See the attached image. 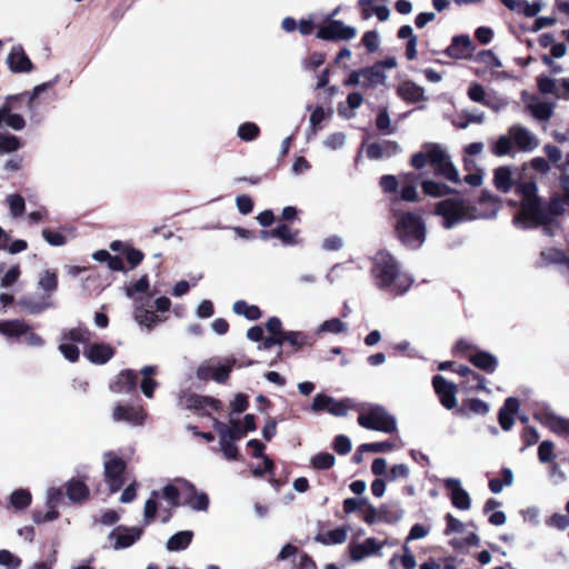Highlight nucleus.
I'll return each instance as SVG.
<instances>
[{"instance_id": "1", "label": "nucleus", "mask_w": 569, "mask_h": 569, "mask_svg": "<svg viewBox=\"0 0 569 569\" xmlns=\"http://www.w3.org/2000/svg\"><path fill=\"white\" fill-rule=\"evenodd\" d=\"M493 184L501 192H509L513 187L520 197V211L513 222L523 229L537 227L545 220V210L538 197L537 182L525 174V168L501 166L493 171Z\"/></svg>"}, {"instance_id": "2", "label": "nucleus", "mask_w": 569, "mask_h": 569, "mask_svg": "<svg viewBox=\"0 0 569 569\" xmlns=\"http://www.w3.org/2000/svg\"><path fill=\"white\" fill-rule=\"evenodd\" d=\"M371 274L376 286L393 295H402L412 284V278L400 270L398 261L387 251H379L373 258Z\"/></svg>"}, {"instance_id": "3", "label": "nucleus", "mask_w": 569, "mask_h": 569, "mask_svg": "<svg viewBox=\"0 0 569 569\" xmlns=\"http://www.w3.org/2000/svg\"><path fill=\"white\" fill-rule=\"evenodd\" d=\"M193 489V486L184 480H177L163 487L162 492L153 490L146 500L143 507V523H152L159 515L162 522H168L172 516V509L179 506L181 491Z\"/></svg>"}, {"instance_id": "4", "label": "nucleus", "mask_w": 569, "mask_h": 569, "mask_svg": "<svg viewBox=\"0 0 569 569\" xmlns=\"http://www.w3.org/2000/svg\"><path fill=\"white\" fill-rule=\"evenodd\" d=\"M411 164L416 169H422L430 166L436 174L455 183L460 181L457 168L453 166L450 156L440 144H425L421 151L412 156Z\"/></svg>"}, {"instance_id": "5", "label": "nucleus", "mask_w": 569, "mask_h": 569, "mask_svg": "<svg viewBox=\"0 0 569 569\" xmlns=\"http://www.w3.org/2000/svg\"><path fill=\"white\" fill-rule=\"evenodd\" d=\"M436 214L442 218V224L447 229H450L457 223L463 221L486 217L472 207L469 201L459 198L440 201L436 207Z\"/></svg>"}, {"instance_id": "6", "label": "nucleus", "mask_w": 569, "mask_h": 569, "mask_svg": "<svg viewBox=\"0 0 569 569\" xmlns=\"http://www.w3.org/2000/svg\"><path fill=\"white\" fill-rule=\"evenodd\" d=\"M397 233L401 242L411 249L419 248L426 239V230L421 218L411 212L400 217L397 223Z\"/></svg>"}, {"instance_id": "7", "label": "nucleus", "mask_w": 569, "mask_h": 569, "mask_svg": "<svg viewBox=\"0 0 569 569\" xmlns=\"http://www.w3.org/2000/svg\"><path fill=\"white\" fill-rule=\"evenodd\" d=\"M358 423L366 429L391 433L397 429L396 418L378 405L363 408L358 417Z\"/></svg>"}, {"instance_id": "8", "label": "nucleus", "mask_w": 569, "mask_h": 569, "mask_svg": "<svg viewBox=\"0 0 569 569\" xmlns=\"http://www.w3.org/2000/svg\"><path fill=\"white\" fill-rule=\"evenodd\" d=\"M234 358H226L223 360L210 359L202 362L197 369V377L200 380H214L218 383L224 382L233 366Z\"/></svg>"}, {"instance_id": "9", "label": "nucleus", "mask_w": 569, "mask_h": 569, "mask_svg": "<svg viewBox=\"0 0 569 569\" xmlns=\"http://www.w3.org/2000/svg\"><path fill=\"white\" fill-rule=\"evenodd\" d=\"M126 462L112 452L104 455V477L111 492L118 491L123 486V472Z\"/></svg>"}, {"instance_id": "10", "label": "nucleus", "mask_w": 569, "mask_h": 569, "mask_svg": "<svg viewBox=\"0 0 569 569\" xmlns=\"http://www.w3.org/2000/svg\"><path fill=\"white\" fill-rule=\"evenodd\" d=\"M356 36L352 27L345 26L341 21L327 19L326 24L318 29L317 37L323 40H349Z\"/></svg>"}, {"instance_id": "11", "label": "nucleus", "mask_w": 569, "mask_h": 569, "mask_svg": "<svg viewBox=\"0 0 569 569\" xmlns=\"http://www.w3.org/2000/svg\"><path fill=\"white\" fill-rule=\"evenodd\" d=\"M508 133L513 139L515 147L522 152H532L539 146V139L529 129L515 124L508 129Z\"/></svg>"}, {"instance_id": "12", "label": "nucleus", "mask_w": 569, "mask_h": 569, "mask_svg": "<svg viewBox=\"0 0 569 569\" xmlns=\"http://www.w3.org/2000/svg\"><path fill=\"white\" fill-rule=\"evenodd\" d=\"M387 541H379L376 538H367L362 542L351 543L349 546L350 558L352 561H361L371 556H379Z\"/></svg>"}, {"instance_id": "13", "label": "nucleus", "mask_w": 569, "mask_h": 569, "mask_svg": "<svg viewBox=\"0 0 569 569\" xmlns=\"http://www.w3.org/2000/svg\"><path fill=\"white\" fill-rule=\"evenodd\" d=\"M433 389L440 403L448 410L457 406V386L447 381L442 376H435L432 379Z\"/></svg>"}, {"instance_id": "14", "label": "nucleus", "mask_w": 569, "mask_h": 569, "mask_svg": "<svg viewBox=\"0 0 569 569\" xmlns=\"http://www.w3.org/2000/svg\"><path fill=\"white\" fill-rule=\"evenodd\" d=\"M311 409L315 412L327 411L336 417H343L348 412V405L346 401L336 400L327 395L318 393L313 398Z\"/></svg>"}, {"instance_id": "15", "label": "nucleus", "mask_w": 569, "mask_h": 569, "mask_svg": "<svg viewBox=\"0 0 569 569\" xmlns=\"http://www.w3.org/2000/svg\"><path fill=\"white\" fill-rule=\"evenodd\" d=\"M446 489L450 491V499L459 510H469L471 507V499L469 493L461 487V481L457 478H446L443 480Z\"/></svg>"}, {"instance_id": "16", "label": "nucleus", "mask_w": 569, "mask_h": 569, "mask_svg": "<svg viewBox=\"0 0 569 569\" xmlns=\"http://www.w3.org/2000/svg\"><path fill=\"white\" fill-rule=\"evenodd\" d=\"M141 533L142 529L137 527H117L109 533V539L114 541V549H122L132 546L141 537Z\"/></svg>"}, {"instance_id": "17", "label": "nucleus", "mask_w": 569, "mask_h": 569, "mask_svg": "<svg viewBox=\"0 0 569 569\" xmlns=\"http://www.w3.org/2000/svg\"><path fill=\"white\" fill-rule=\"evenodd\" d=\"M150 302L151 296H148L146 301L142 298H134V320L148 329H151L158 322V316L150 310Z\"/></svg>"}, {"instance_id": "18", "label": "nucleus", "mask_w": 569, "mask_h": 569, "mask_svg": "<svg viewBox=\"0 0 569 569\" xmlns=\"http://www.w3.org/2000/svg\"><path fill=\"white\" fill-rule=\"evenodd\" d=\"M538 420L548 427L552 432L560 436H569V419L558 416L551 411H541L536 415Z\"/></svg>"}, {"instance_id": "19", "label": "nucleus", "mask_w": 569, "mask_h": 569, "mask_svg": "<svg viewBox=\"0 0 569 569\" xmlns=\"http://www.w3.org/2000/svg\"><path fill=\"white\" fill-rule=\"evenodd\" d=\"M472 49V42L468 36H456L443 53L449 58L461 60L470 58Z\"/></svg>"}, {"instance_id": "20", "label": "nucleus", "mask_w": 569, "mask_h": 569, "mask_svg": "<svg viewBox=\"0 0 569 569\" xmlns=\"http://www.w3.org/2000/svg\"><path fill=\"white\" fill-rule=\"evenodd\" d=\"M112 418L114 421H124L131 425H142L146 413L138 407L117 406L113 410Z\"/></svg>"}, {"instance_id": "21", "label": "nucleus", "mask_w": 569, "mask_h": 569, "mask_svg": "<svg viewBox=\"0 0 569 569\" xmlns=\"http://www.w3.org/2000/svg\"><path fill=\"white\" fill-rule=\"evenodd\" d=\"M114 355L113 348L108 343H93L84 352L87 359L96 365H103Z\"/></svg>"}, {"instance_id": "22", "label": "nucleus", "mask_w": 569, "mask_h": 569, "mask_svg": "<svg viewBox=\"0 0 569 569\" xmlns=\"http://www.w3.org/2000/svg\"><path fill=\"white\" fill-rule=\"evenodd\" d=\"M398 96L406 102L417 103L425 101V90L412 81H405L397 88Z\"/></svg>"}, {"instance_id": "23", "label": "nucleus", "mask_w": 569, "mask_h": 569, "mask_svg": "<svg viewBox=\"0 0 569 569\" xmlns=\"http://www.w3.org/2000/svg\"><path fill=\"white\" fill-rule=\"evenodd\" d=\"M137 386V375L132 370H123L111 383L110 389L114 393H129L136 389Z\"/></svg>"}, {"instance_id": "24", "label": "nucleus", "mask_w": 569, "mask_h": 569, "mask_svg": "<svg viewBox=\"0 0 569 569\" xmlns=\"http://www.w3.org/2000/svg\"><path fill=\"white\" fill-rule=\"evenodd\" d=\"M361 79L362 88L371 89L382 86L386 82L387 76L383 70H380V64H375L361 69Z\"/></svg>"}, {"instance_id": "25", "label": "nucleus", "mask_w": 569, "mask_h": 569, "mask_svg": "<svg viewBox=\"0 0 569 569\" xmlns=\"http://www.w3.org/2000/svg\"><path fill=\"white\" fill-rule=\"evenodd\" d=\"M7 61L13 72H29L32 69V63L21 47L12 48Z\"/></svg>"}, {"instance_id": "26", "label": "nucleus", "mask_w": 569, "mask_h": 569, "mask_svg": "<svg viewBox=\"0 0 569 569\" xmlns=\"http://www.w3.org/2000/svg\"><path fill=\"white\" fill-rule=\"evenodd\" d=\"M505 6L519 14H523L527 18L536 17L541 11V2L535 1L529 3L526 0H505Z\"/></svg>"}, {"instance_id": "27", "label": "nucleus", "mask_w": 569, "mask_h": 569, "mask_svg": "<svg viewBox=\"0 0 569 569\" xmlns=\"http://www.w3.org/2000/svg\"><path fill=\"white\" fill-rule=\"evenodd\" d=\"M348 533L349 529L347 527H339L318 533L315 540L325 546L340 545L347 540Z\"/></svg>"}, {"instance_id": "28", "label": "nucleus", "mask_w": 569, "mask_h": 569, "mask_svg": "<svg viewBox=\"0 0 569 569\" xmlns=\"http://www.w3.org/2000/svg\"><path fill=\"white\" fill-rule=\"evenodd\" d=\"M489 410L490 407L487 402L477 398H469L463 401L457 413L461 417H469L470 415L485 416Z\"/></svg>"}, {"instance_id": "29", "label": "nucleus", "mask_w": 569, "mask_h": 569, "mask_svg": "<svg viewBox=\"0 0 569 569\" xmlns=\"http://www.w3.org/2000/svg\"><path fill=\"white\" fill-rule=\"evenodd\" d=\"M399 151V146L393 141H385L381 143H372L367 148V156L372 160L389 157Z\"/></svg>"}, {"instance_id": "30", "label": "nucleus", "mask_w": 569, "mask_h": 569, "mask_svg": "<svg viewBox=\"0 0 569 569\" xmlns=\"http://www.w3.org/2000/svg\"><path fill=\"white\" fill-rule=\"evenodd\" d=\"M27 323L22 320H0V335L8 339H19L26 332Z\"/></svg>"}, {"instance_id": "31", "label": "nucleus", "mask_w": 569, "mask_h": 569, "mask_svg": "<svg viewBox=\"0 0 569 569\" xmlns=\"http://www.w3.org/2000/svg\"><path fill=\"white\" fill-rule=\"evenodd\" d=\"M403 553L401 556L393 555L388 565L390 569H399V565L402 567V569H415L417 566L416 558L413 553L411 552L410 548L407 543L402 547Z\"/></svg>"}, {"instance_id": "32", "label": "nucleus", "mask_w": 569, "mask_h": 569, "mask_svg": "<svg viewBox=\"0 0 569 569\" xmlns=\"http://www.w3.org/2000/svg\"><path fill=\"white\" fill-rule=\"evenodd\" d=\"M400 183L401 188V199L405 201H417L418 200V191H417V177L412 173H406L401 176Z\"/></svg>"}, {"instance_id": "33", "label": "nucleus", "mask_w": 569, "mask_h": 569, "mask_svg": "<svg viewBox=\"0 0 569 569\" xmlns=\"http://www.w3.org/2000/svg\"><path fill=\"white\" fill-rule=\"evenodd\" d=\"M157 372L158 368L156 366H144L141 369L142 380L140 387L142 393L148 398L153 396V391L158 386L157 381L152 378Z\"/></svg>"}, {"instance_id": "34", "label": "nucleus", "mask_w": 569, "mask_h": 569, "mask_svg": "<svg viewBox=\"0 0 569 569\" xmlns=\"http://www.w3.org/2000/svg\"><path fill=\"white\" fill-rule=\"evenodd\" d=\"M470 361L477 367L487 372H493L497 368V358L488 352L478 351L470 356Z\"/></svg>"}, {"instance_id": "35", "label": "nucleus", "mask_w": 569, "mask_h": 569, "mask_svg": "<svg viewBox=\"0 0 569 569\" xmlns=\"http://www.w3.org/2000/svg\"><path fill=\"white\" fill-rule=\"evenodd\" d=\"M193 532L183 530L174 533L167 541V549L169 551L184 550L192 541Z\"/></svg>"}, {"instance_id": "36", "label": "nucleus", "mask_w": 569, "mask_h": 569, "mask_svg": "<svg viewBox=\"0 0 569 569\" xmlns=\"http://www.w3.org/2000/svg\"><path fill=\"white\" fill-rule=\"evenodd\" d=\"M515 143L513 139L508 136H500L496 141H493L490 146V150L492 154L497 157H505L513 153Z\"/></svg>"}, {"instance_id": "37", "label": "nucleus", "mask_w": 569, "mask_h": 569, "mask_svg": "<svg viewBox=\"0 0 569 569\" xmlns=\"http://www.w3.org/2000/svg\"><path fill=\"white\" fill-rule=\"evenodd\" d=\"M149 289V280L146 276L141 277L137 280L132 286H128L124 288L126 296L134 301V298H142L146 301V298L150 296L148 293Z\"/></svg>"}, {"instance_id": "38", "label": "nucleus", "mask_w": 569, "mask_h": 569, "mask_svg": "<svg viewBox=\"0 0 569 569\" xmlns=\"http://www.w3.org/2000/svg\"><path fill=\"white\" fill-rule=\"evenodd\" d=\"M272 237L281 240L284 246H295L300 242L299 232L292 231L288 226L280 224L272 230Z\"/></svg>"}, {"instance_id": "39", "label": "nucleus", "mask_w": 569, "mask_h": 569, "mask_svg": "<svg viewBox=\"0 0 569 569\" xmlns=\"http://www.w3.org/2000/svg\"><path fill=\"white\" fill-rule=\"evenodd\" d=\"M38 286L47 295H51L58 287V277L54 270H43L39 273Z\"/></svg>"}, {"instance_id": "40", "label": "nucleus", "mask_w": 569, "mask_h": 569, "mask_svg": "<svg viewBox=\"0 0 569 569\" xmlns=\"http://www.w3.org/2000/svg\"><path fill=\"white\" fill-rule=\"evenodd\" d=\"M233 312L243 316L249 320H257L261 317L260 309L254 305H248L246 301L239 300L233 303Z\"/></svg>"}, {"instance_id": "41", "label": "nucleus", "mask_w": 569, "mask_h": 569, "mask_svg": "<svg viewBox=\"0 0 569 569\" xmlns=\"http://www.w3.org/2000/svg\"><path fill=\"white\" fill-rule=\"evenodd\" d=\"M89 495L88 487L80 481H70L67 487V496L73 502L87 499Z\"/></svg>"}, {"instance_id": "42", "label": "nucleus", "mask_w": 569, "mask_h": 569, "mask_svg": "<svg viewBox=\"0 0 569 569\" xmlns=\"http://www.w3.org/2000/svg\"><path fill=\"white\" fill-rule=\"evenodd\" d=\"M31 503V493L26 489H18L10 496V505L14 509H26Z\"/></svg>"}, {"instance_id": "43", "label": "nucleus", "mask_w": 569, "mask_h": 569, "mask_svg": "<svg viewBox=\"0 0 569 569\" xmlns=\"http://www.w3.org/2000/svg\"><path fill=\"white\" fill-rule=\"evenodd\" d=\"M62 338L67 339L72 343H84L88 342L91 338V332L86 328H73L69 331L64 332Z\"/></svg>"}, {"instance_id": "44", "label": "nucleus", "mask_w": 569, "mask_h": 569, "mask_svg": "<svg viewBox=\"0 0 569 569\" xmlns=\"http://www.w3.org/2000/svg\"><path fill=\"white\" fill-rule=\"evenodd\" d=\"M192 496L188 499L187 503L193 510L206 511L209 507V498L204 492H197L193 489H189Z\"/></svg>"}, {"instance_id": "45", "label": "nucleus", "mask_w": 569, "mask_h": 569, "mask_svg": "<svg viewBox=\"0 0 569 569\" xmlns=\"http://www.w3.org/2000/svg\"><path fill=\"white\" fill-rule=\"evenodd\" d=\"M282 343L288 342L296 349H300L308 343L307 336L300 331H284L281 333Z\"/></svg>"}, {"instance_id": "46", "label": "nucleus", "mask_w": 569, "mask_h": 569, "mask_svg": "<svg viewBox=\"0 0 569 569\" xmlns=\"http://www.w3.org/2000/svg\"><path fill=\"white\" fill-rule=\"evenodd\" d=\"M476 60L489 69H499L502 67L501 60L490 50L480 51L477 54Z\"/></svg>"}, {"instance_id": "47", "label": "nucleus", "mask_w": 569, "mask_h": 569, "mask_svg": "<svg viewBox=\"0 0 569 569\" xmlns=\"http://www.w3.org/2000/svg\"><path fill=\"white\" fill-rule=\"evenodd\" d=\"M335 456L328 452H320L311 459L312 467L318 470L329 469L335 465Z\"/></svg>"}, {"instance_id": "48", "label": "nucleus", "mask_w": 569, "mask_h": 569, "mask_svg": "<svg viewBox=\"0 0 569 569\" xmlns=\"http://www.w3.org/2000/svg\"><path fill=\"white\" fill-rule=\"evenodd\" d=\"M347 329V326L345 322H342L338 318H332L329 320H326L319 328L318 333L322 332H329V333H341L345 332Z\"/></svg>"}, {"instance_id": "49", "label": "nucleus", "mask_w": 569, "mask_h": 569, "mask_svg": "<svg viewBox=\"0 0 569 569\" xmlns=\"http://www.w3.org/2000/svg\"><path fill=\"white\" fill-rule=\"evenodd\" d=\"M20 148V141L17 137L4 133H0V154L9 153L18 150Z\"/></svg>"}, {"instance_id": "50", "label": "nucleus", "mask_w": 569, "mask_h": 569, "mask_svg": "<svg viewBox=\"0 0 569 569\" xmlns=\"http://www.w3.org/2000/svg\"><path fill=\"white\" fill-rule=\"evenodd\" d=\"M59 350L63 355V357L71 362L77 361L79 358L78 347L64 338H61Z\"/></svg>"}, {"instance_id": "51", "label": "nucleus", "mask_w": 569, "mask_h": 569, "mask_svg": "<svg viewBox=\"0 0 569 569\" xmlns=\"http://www.w3.org/2000/svg\"><path fill=\"white\" fill-rule=\"evenodd\" d=\"M21 269L19 266L10 267L0 280V287L8 289L12 287L20 278Z\"/></svg>"}, {"instance_id": "52", "label": "nucleus", "mask_w": 569, "mask_h": 569, "mask_svg": "<svg viewBox=\"0 0 569 569\" xmlns=\"http://www.w3.org/2000/svg\"><path fill=\"white\" fill-rule=\"evenodd\" d=\"M7 203L10 208V212L13 217H18V216L22 214V212L24 211V207H26L24 199L20 194H17V193L9 194L7 198Z\"/></svg>"}, {"instance_id": "53", "label": "nucleus", "mask_w": 569, "mask_h": 569, "mask_svg": "<svg viewBox=\"0 0 569 569\" xmlns=\"http://www.w3.org/2000/svg\"><path fill=\"white\" fill-rule=\"evenodd\" d=\"M422 190L426 194L432 197H440L448 192V187L431 180H427L422 183Z\"/></svg>"}, {"instance_id": "54", "label": "nucleus", "mask_w": 569, "mask_h": 569, "mask_svg": "<svg viewBox=\"0 0 569 569\" xmlns=\"http://www.w3.org/2000/svg\"><path fill=\"white\" fill-rule=\"evenodd\" d=\"M538 88L543 94H553L557 97L558 81L547 76H540L538 78Z\"/></svg>"}, {"instance_id": "55", "label": "nucleus", "mask_w": 569, "mask_h": 569, "mask_svg": "<svg viewBox=\"0 0 569 569\" xmlns=\"http://www.w3.org/2000/svg\"><path fill=\"white\" fill-rule=\"evenodd\" d=\"M248 447L253 449V456L254 457L262 458V461H263V465L266 466V469H268V470L272 469V467H273L272 460L270 458H268L267 456H263V453H262L263 449H264V445L262 442H260L257 439H251V440L248 441Z\"/></svg>"}, {"instance_id": "56", "label": "nucleus", "mask_w": 569, "mask_h": 569, "mask_svg": "<svg viewBox=\"0 0 569 569\" xmlns=\"http://www.w3.org/2000/svg\"><path fill=\"white\" fill-rule=\"evenodd\" d=\"M346 143V134L343 132H335L329 134L325 141L323 146L329 150H339Z\"/></svg>"}, {"instance_id": "57", "label": "nucleus", "mask_w": 569, "mask_h": 569, "mask_svg": "<svg viewBox=\"0 0 569 569\" xmlns=\"http://www.w3.org/2000/svg\"><path fill=\"white\" fill-rule=\"evenodd\" d=\"M447 527L445 529V535L449 536L452 533H463L466 530V525L459 519L455 518L451 513L446 515Z\"/></svg>"}, {"instance_id": "58", "label": "nucleus", "mask_w": 569, "mask_h": 569, "mask_svg": "<svg viewBox=\"0 0 569 569\" xmlns=\"http://www.w3.org/2000/svg\"><path fill=\"white\" fill-rule=\"evenodd\" d=\"M238 134L242 140L251 141L258 137L259 128L252 122H247L239 127Z\"/></svg>"}, {"instance_id": "59", "label": "nucleus", "mask_w": 569, "mask_h": 569, "mask_svg": "<svg viewBox=\"0 0 569 569\" xmlns=\"http://www.w3.org/2000/svg\"><path fill=\"white\" fill-rule=\"evenodd\" d=\"M456 372L465 378L471 377L472 379H476L477 380V389L487 390L486 379L482 376H479L478 373L473 372L469 367L460 366L456 369Z\"/></svg>"}, {"instance_id": "60", "label": "nucleus", "mask_w": 569, "mask_h": 569, "mask_svg": "<svg viewBox=\"0 0 569 569\" xmlns=\"http://www.w3.org/2000/svg\"><path fill=\"white\" fill-rule=\"evenodd\" d=\"M395 448L396 446L389 441L363 443L360 446L362 451L368 452H387L393 450Z\"/></svg>"}, {"instance_id": "61", "label": "nucleus", "mask_w": 569, "mask_h": 569, "mask_svg": "<svg viewBox=\"0 0 569 569\" xmlns=\"http://www.w3.org/2000/svg\"><path fill=\"white\" fill-rule=\"evenodd\" d=\"M553 449H555V446L551 441H549V440L542 441L538 448L539 461L542 463L551 461V459L553 457Z\"/></svg>"}, {"instance_id": "62", "label": "nucleus", "mask_w": 569, "mask_h": 569, "mask_svg": "<svg viewBox=\"0 0 569 569\" xmlns=\"http://www.w3.org/2000/svg\"><path fill=\"white\" fill-rule=\"evenodd\" d=\"M410 470L408 466L403 463L395 465L388 472L387 480L396 481L398 479H407L409 477Z\"/></svg>"}, {"instance_id": "63", "label": "nucleus", "mask_w": 569, "mask_h": 569, "mask_svg": "<svg viewBox=\"0 0 569 569\" xmlns=\"http://www.w3.org/2000/svg\"><path fill=\"white\" fill-rule=\"evenodd\" d=\"M549 256L551 261L558 262L562 264V272L568 277L569 280V259L566 258L563 252L558 250H550L548 252H542V257Z\"/></svg>"}, {"instance_id": "64", "label": "nucleus", "mask_w": 569, "mask_h": 569, "mask_svg": "<svg viewBox=\"0 0 569 569\" xmlns=\"http://www.w3.org/2000/svg\"><path fill=\"white\" fill-rule=\"evenodd\" d=\"M21 560L9 550H0V565L9 569H17Z\"/></svg>"}]
</instances>
